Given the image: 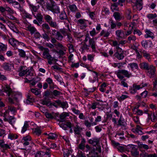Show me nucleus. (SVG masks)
I'll use <instances>...</instances> for the list:
<instances>
[{
  "label": "nucleus",
  "instance_id": "nucleus-13",
  "mask_svg": "<svg viewBox=\"0 0 157 157\" xmlns=\"http://www.w3.org/2000/svg\"><path fill=\"white\" fill-rule=\"evenodd\" d=\"M89 44L88 46L92 48L93 51H95L96 49V44L94 39H90L89 40Z\"/></svg>",
  "mask_w": 157,
  "mask_h": 157
},
{
  "label": "nucleus",
  "instance_id": "nucleus-24",
  "mask_svg": "<svg viewBox=\"0 0 157 157\" xmlns=\"http://www.w3.org/2000/svg\"><path fill=\"white\" fill-rule=\"evenodd\" d=\"M51 10L53 13H58L59 12V8L56 5H52Z\"/></svg>",
  "mask_w": 157,
  "mask_h": 157
},
{
  "label": "nucleus",
  "instance_id": "nucleus-3",
  "mask_svg": "<svg viewBox=\"0 0 157 157\" xmlns=\"http://www.w3.org/2000/svg\"><path fill=\"white\" fill-rule=\"evenodd\" d=\"M19 75L20 76H23L25 75H33V73H31L30 70L28 69L26 67H21L19 69Z\"/></svg>",
  "mask_w": 157,
  "mask_h": 157
},
{
  "label": "nucleus",
  "instance_id": "nucleus-18",
  "mask_svg": "<svg viewBox=\"0 0 157 157\" xmlns=\"http://www.w3.org/2000/svg\"><path fill=\"white\" fill-rule=\"evenodd\" d=\"M21 11L22 12L21 13L22 16L24 18H27L30 19L32 18V16L23 10V9H22V10H21Z\"/></svg>",
  "mask_w": 157,
  "mask_h": 157
},
{
  "label": "nucleus",
  "instance_id": "nucleus-61",
  "mask_svg": "<svg viewBox=\"0 0 157 157\" xmlns=\"http://www.w3.org/2000/svg\"><path fill=\"white\" fill-rule=\"evenodd\" d=\"M54 77L58 81L60 82H62V79L59 75H55Z\"/></svg>",
  "mask_w": 157,
  "mask_h": 157
},
{
  "label": "nucleus",
  "instance_id": "nucleus-17",
  "mask_svg": "<svg viewBox=\"0 0 157 157\" xmlns=\"http://www.w3.org/2000/svg\"><path fill=\"white\" fill-rule=\"evenodd\" d=\"M9 43L13 47H16L18 46L19 41L13 38H10L9 40Z\"/></svg>",
  "mask_w": 157,
  "mask_h": 157
},
{
  "label": "nucleus",
  "instance_id": "nucleus-11",
  "mask_svg": "<svg viewBox=\"0 0 157 157\" xmlns=\"http://www.w3.org/2000/svg\"><path fill=\"white\" fill-rule=\"evenodd\" d=\"M142 128L139 126L137 125L136 128H133L132 129V131L134 133L139 134H142Z\"/></svg>",
  "mask_w": 157,
  "mask_h": 157
},
{
  "label": "nucleus",
  "instance_id": "nucleus-31",
  "mask_svg": "<svg viewBox=\"0 0 157 157\" xmlns=\"http://www.w3.org/2000/svg\"><path fill=\"white\" fill-rule=\"evenodd\" d=\"M115 20L119 21L122 18V15L120 13L118 12L114 13L113 15Z\"/></svg>",
  "mask_w": 157,
  "mask_h": 157
},
{
  "label": "nucleus",
  "instance_id": "nucleus-47",
  "mask_svg": "<svg viewBox=\"0 0 157 157\" xmlns=\"http://www.w3.org/2000/svg\"><path fill=\"white\" fill-rule=\"evenodd\" d=\"M44 155V152L38 151L34 154L35 157H42Z\"/></svg>",
  "mask_w": 157,
  "mask_h": 157
},
{
  "label": "nucleus",
  "instance_id": "nucleus-62",
  "mask_svg": "<svg viewBox=\"0 0 157 157\" xmlns=\"http://www.w3.org/2000/svg\"><path fill=\"white\" fill-rule=\"evenodd\" d=\"M151 121H155L156 120V117L154 113H152L151 115Z\"/></svg>",
  "mask_w": 157,
  "mask_h": 157
},
{
  "label": "nucleus",
  "instance_id": "nucleus-58",
  "mask_svg": "<svg viewBox=\"0 0 157 157\" xmlns=\"http://www.w3.org/2000/svg\"><path fill=\"white\" fill-rule=\"evenodd\" d=\"M56 38L58 40H61L63 38V36L60 34V33L59 32H57L56 33Z\"/></svg>",
  "mask_w": 157,
  "mask_h": 157
},
{
  "label": "nucleus",
  "instance_id": "nucleus-38",
  "mask_svg": "<svg viewBox=\"0 0 157 157\" xmlns=\"http://www.w3.org/2000/svg\"><path fill=\"white\" fill-rule=\"evenodd\" d=\"M29 6L30 8L31 9L32 11H33L34 12H36L37 11L38 8L37 7L33 4H31V3H29Z\"/></svg>",
  "mask_w": 157,
  "mask_h": 157
},
{
  "label": "nucleus",
  "instance_id": "nucleus-4",
  "mask_svg": "<svg viewBox=\"0 0 157 157\" xmlns=\"http://www.w3.org/2000/svg\"><path fill=\"white\" fill-rule=\"evenodd\" d=\"M146 85L145 84H141L140 85H136L134 84L132 85L129 90L130 92L132 94H134L136 92L137 90H139L142 88Z\"/></svg>",
  "mask_w": 157,
  "mask_h": 157
},
{
  "label": "nucleus",
  "instance_id": "nucleus-64",
  "mask_svg": "<svg viewBox=\"0 0 157 157\" xmlns=\"http://www.w3.org/2000/svg\"><path fill=\"white\" fill-rule=\"evenodd\" d=\"M154 88L155 90H157V78H155L153 82Z\"/></svg>",
  "mask_w": 157,
  "mask_h": 157
},
{
  "label": "nucleus",
  "instance_id": "nucleus-28",
  "mask_svg": "<svg viewBox=\"0 0 157 157\" xmlns=\"http://www.w3.org/2000/svg\"><path fill=\"white\" fill-rule=\"evenodd\" d=\"M63 151L64 157H68L72 153L71 151L68 149H64Z\"/></svg>",
  "mask_w": 157,
  "mask_h": 157
},
{
  "label": "nucleus",
  "instance_id": "nucleus-9",
  "mask_svg": "<svg viewBox=\"0 0 157 157\" xmlns=\"http://www.w3.org/2000/svg\"><path fill=\"white\" fill-rule=\"evenodd\" d=\"M31 140V138L29 136H26L23 137L21 140L22 143L24 146L28 145L29 144V141Z\"/></svg>",
  "mask_w": 157,
  "mask_h": 157
},
{
  "label": "nucleus",
  "instance_id": "nucleus-59",
  "mask_svg": "<svg viewBox=\"0 0 157 157\" xmlns=\"http://www.w3.org/2000/svg\"><path fill=\"white\" fill-rule=\"evenodd\" d=\"M109 23L110 24L111 27L112 29H114L115 28V27L116 26V25L113 22V20H110Z\"/></svg>",
  "mask_w": 157,
  "mask_h": 157
},
{
  "label": "nucleus",
  "instance_id": "nucleus-26",
  "mask_svg": "<svg viewBox=\"0 0 157 157\" xmlns=\"http://www.w3.org/2000/svg\"><path fill=\"white\" fill-rule=\"evenodd\" d=\"M29 127V124L28 122L27 121L25 122L24 125L22 128L21 133H24L27 129Z\"/></svg>",
  "mask_w": 157,
  "mask_h": 157
},
{
  "label": "nucleus",
  "instance_id": "nucleus-46",
  "mask_svg": "<svg viewBox=\"0 0 157 157\" xmlns=\"http://www.w3.org/2000/svg\"><path fill=\"white\" fill-rule=\"evenodd\" d=\"M114 42H117V44H118V47H119V46L120 45H121V46H122V45H123L124 44H125L126 43V41L125 40H121L119 42V43L118 42H117L116 40H115V41L113 40V41H112V42H113L112 46H113V43Z\"/></svg>",
  "mask_w": 157,
  "mask_h": 157
},
{
  "label": "nucleus",
  "instance_id": "nucleus-32",
  "mask_svg": "<svg viewBox=\"0 0 157 157\" xmlns=\"http://www.w3.org/2000/svg\"><path fill=\"white\" fill-rule=\"evenodd\" d=\"M140 157H157V155L155 154L149 155L146 153H145L141 154Z\"/></svg>",
  "mask_w": 157,
  "mask_h": 157
},
{
  "label": "nucleus",
  "instance_id": "nucleus-33",
  "mask_svg": "<svg viewBox=\"0 0 157 157\" xmlns=\"http://www.w3.org/2000/svg\"><path fill=\"white\" fill-rule=\"evenodd\" d=\"M31 91L36 95H38L40 94L41 91L40 89L37 88L31 89Z\"/></svg>",
  "mask_w": 157,
  "mask_h": 157
},
{
  "label": "nucleus",
  "instance_id": "nucleus-14",
  "mask_svg": "<svg viewBox=\"0 0 157 157\" xmlns=\"http://www.w3.org/2000/svg\"><path fill=\"white\" fill-rule=\"evenodd\" d=\"M43 113L44 114L46 117L49 119H53L55 117V115L54 113H50L47 112V110L44 111Z\"/></svg>",
  "mask_w": 157,
  "mask_h": 157
},
{
  "label": "nucleus",
  "instance_id": "nucleus-40",
  "mask_svg": "<svg viewBox=\"0 0 157 157\" xmlns=\"http://www.w3.org/2000/svg\"><path fill=\"white\" fill-rule=\"evenodd\" d=\"M101 117L100 116H98L95 118V121L92 123V125H96L97 124V122H100L101 121Z\"/></svg>",
  "mask_w": 157,
  "mask_h": 157
},
{
  "label": "nucleus",
  "instance_id": "nucleus-55",
  "mask_svg": "<svg viewBox=\"0 0 157 157\" xmlns=\"http://www.w3.org/2000/svg\"><path fill=\"white\" fill-rule=\"evenodd\" d=\"M6 11L8 12L10 14H13L14 13L13 10L8 7H6Z\"/></svg>",
  "mask_w": 157,
  "mask_h": 157
},
{
  "label": "nucleus",
  "instance_id": "nucleus-23",
  "mask_svg": "<svg viewBox=\"0 0 157 157\" xmlns=\"http://www.w3.org/2000/svg\"><path fill=\"white\" fill-rule=\"evenodd\" d=\"M142 54L143 55V56L149 61L150 62L151 61V55H150L146 51H144L142 52Z\"/></svg>",
  "mask_w": 157,
  "mask_h": 157
},
{
  "label": "nucleus",
  "instance_id": "nucleus-22",
  "mask_svg": "<svg viewBox=\"0 0 157 157\" xmlns=\"http://www.w3.org/2000/svg\"><path fill=\"white\" fill-rule=\"evenodd\" d=\"M132 111L133 113L138 115H142L143 113V111L137 108H134L133 109Z\"/></svg>",
  "mask_w": 157,
  "mask_h": 157
},
{
  "label": "nucleus",
  "instance_id": "nucleus-49",
  "mask_svg": "<svg viewBox=\"0 0 157 157\" xmlns=\"http://www.w3.org/2000/svg\"><path fill=\"white\" fill-rule=\"evenodd\" d=\"M142 2H139V3H136V6L137 9L139 10H141L142 8Z\"/></svg>",
  "mask_w": 157,
  "mask_h": 157
},
{
  "label": "nucleus",
  "instance_id": "nucleus-20",
  "mask_svg": "<svg viewBox=\"0 0 157 157\" xmlns=\"http://www.w3.org/2000/svg\"><path fill=\"white\" fill-rule=\"evenodd\" d=\"M122 73V69L116 71L115 72L117 77L120 79H122L124 77Z\"/></svg>",
  "mask_w": 157,
  "mask_h": 157
},
{
  "label": "nucleus",
  "instance_id": "nucleus-50",
  "mask_svg": "<svg viewBox=\"0 0 157 157\" xmlns=\"http://www.w3.org/2000/svg\"><path fill=\"white\" fill-rule=\"evenodd\" d=\"M147 17L149 19H154L157 17V15L156 13H150L147 15Z\"/></svg>",
  "mask_w": 157,
  "mask_h": 157
},
{
  "label": "nucleus",
  "instance_id": "nucleus-48",
  "mask_svg": "<svg viewBox=\"0 0 157 157\" xmlns=\"http://www.w3.org/2000/svg\"><path fill=\"white\" fill-rule=\"evenodd\" d=\"M18 52H19V55L20 56L22 57H25L26 55L25 52L21 49H18Z\"/></svg>",
  "mask_w": 157,
  "mask_h": 157
},
{
  "label": "nucleus",
  "instance_id": "nucleus-51",
  "mask_svg": "<svg viewBox=\"0 0 157 157\" xmlns=\"http://www.w3.org/2000/svg\"><path fill=\"white\" fill-rule=\"evenodd\" d=\"M69 9L72 11H75L77 10V8L75 5H71L69 6Z\"/></svg>",
  "mask_w": 157,
  "mask_h": 157
},
{
  "label": "nucleus",
  "instance_id": "nucleus-21",
  "mask_svg": "<svg viewBox=\"0 0 157 157\" xmlns=\"http://www.w3.org/2000/svg\"><path fill=\"white\" fill-rule=\"evenodd\" d=\"M130 67L132 71L135 69H138L139 68L137 64L135 63H131L128 65V67Z\"/></svg>",
  "mask_w": 157,
  "mask_h": 157
},
{
  "label": "nucleus",
  "instance_id": "nucleus-34",
  "mask_svg": "<svg viewBox=\"0 0 157 157\" xmlns=\"http://www.w3.org/2000/svg\"><path fill=\"white\" fill-rule=\"evenodd\" d=\"M61 126L64 129L66 130L67 127L71 128V124L70 122H67L65 124H62L61 125Z\"/></svg>",
  "mask_w": 157,
  "mask_h": 157
},
{
  "label": "nucleus",
  "instance_id": "nucleus-6",
  "mask_svg": "<svg viewBox=\"0 0 157 157\" xmlns=\"http://www.w3.org/2000/svg\"><path fill=\"white\" fill-rule=\"evenodd\" d=\"M147 70V75L150 77H153L155 75V72L156 71L155 68V67L152 65H151L149 66V67Z\"/></svg>",
  "mask_w": 157,
  "mask_h": 157
},
{
  "label": "nucleus",
  "instance_id": "nucleus-37",
  "mask_svg": "<svg viewBox=\"0 0 157 157\" xmlns=\"http://www.w3.org/2000/svg\"><path fill=\"white\" fill-rule=\"evenodd\" d=\"M12 5L14 7L19 9L21 11L22 10V9L20 7V4L16 1H13L12 4Z\"/></svg>",
  "mask_w": 157,
  "mask_h": 157
},
{
  "label": "nucleus",
  "instance_id": "nucleus-29",
  "mask_svg": "<svg viewBox=\"0 0 157 157\" xmlns=\"http://www.w3.org/2000/svg\"><path fill=\"white\" fill-rule=\"evenodd\" d=\"M140 67L141 69L146 70L148 69L149 67L148 64L146 62H143L141 63L140 65Z\"/></svg>",
  "mask_w": 157,
  "mask_h": 157
},
{
  "label": "nucleus",
  "instance_id": "nucleus-63",
  "mask_svg": "<svg viewBox=\"0 0 157 157\" xmlns=\"http://www.w3.org/2000/svg\"><path fill=\"white\" fill-rule=\"evenodd\" d=\"M131 153L132 155L135 157L138 155L139 154V152L136 150H132L131 151Z\"/></svg>",
  "mask_w": 157,
  "mask_h": 157
},
{
  "label": "nucleus",
  "instance_id": "nucleus-7",
  "mask_svg": "<svg viewBox=\"0 0 157 157\" xmlns=\"http://www.w3.org/2000/svg\"><path fill=\"white\" fill-rule=\"evenodd\" d=\"M49 50L48 48H45L43 53V58L48 60H53V58L49 53Z\"/></svg>",
  "mask_w": 157,
  "mask_h": 157
},
{
  "label": "nucleus",
  "instance_id": "nucleus-5",
  "mask_svg": "<svg viewBox=\"0 0 157 157\" xmlns=\"http://www.w3.org/2000/svg\"><path fill=\"white\" fill-rule=\"evenodd\" d=\"M6 24L10 28V29L12 30L14 32H15L19 34H21V32L18 30L15 25L12 22L8 21L6 23Z\"/></svg>",
  "mask_w": 157,
  "mask_h": 157
},
{
  "label": "nucleus",
  "instance_id": "nucleus-39",
  "mask_svg": "<svg viewBox=\"0 0 157 157\" xmlns=\"http://www.w3.org/2000/svg\"><path fill=\"white\" fill-rule=\"evenodd\" d=\"M17 138V136L15 134L10 133L8 135V138L11 140L16 139Z\"/></svg>",
  "mask_w": 157,
  "mask_h": 157
},
{
  "label": "nucleus",
  "instance_id": "nucleus-30",
  "mask_svg": "<svg viewBox=\"0 0 157 157\" xmlns=\"http://www.w3.org/2000/svg\"><path fill=\"white\" fill-rule=\"evenodd\" d=\"M46 81L49 84L50 87L51 88H53L54 83L52 78H48L46 79Z\"/></svg>",
  "mask_w": 157,
  "mask_h": 157
},
{
  "label": "nucleus",
  "instance_id": "nucleus-27",
  "mask_svg": "<svg viewBox=\"0 0 157 157\" xmlns=\"http://www.w3.org/2000/svg\"><path fill=\"white\" fill-rule=\"evenodd\" d=\"M122 71L123 72L122 73L125 77L129 78L130 77L132 76V74L131 73H130L129 71H128L125 69H122Z\"/></svg>",
  "mask_w": 157,
  "mask_h": 157
},
{
  "label": "nucleus",
  "instance_id": "nucleus-36",
  "mask_svg": "<svg viewBox=\"0 0 157 157\" xmlns=\"http://www.w3.org/2000/svg\"><path fill=\"white\" fill-rule=\"evenodd\" d=\"M110 34V33L108 31H105L104 30H102L100 33L101 36H103L104 37H107L109 36Z\"/></svg>",
  "mask_w": 157,
  "mask_h": 157
},
{
  "label": "nucleus",
  "instance_id": "nucleus-8",
  "mask_svg": "<svg viewBox=\"0 0 157 157\" xmlns=\"http://www.w3.org/2000/svg\"><path fill=\"white\" fill-rule=\"evenodd\" d=\"M78 25L81 29H85L87 25V21L83 19H80L78 21Z\"/></svg>",
  "mask_w": 157,
  "mask_h": 157
},
{
  "label": "nucleus",
  "instance_id": "nucleus-2",
  "mask_svg": "<svg viewBox=\"0 0 157 157\" xmlns=\"http://www.w3.org/2000/svg\"><path fill=\"white\" fill-rule=\"evenodd\" d=\"M118 44L116 42H114L113 46L115 48L116 52L114 54L115 56L118 59L121 60L124 58L123 51L122 49L118 46Z\"/></svg>",
  "mask_w": 157,
  "mask_h": 157
},
{
  "label": "nucleus",
  "instance_id": "nucleus-45",
  "mask_svg": "<svg viewBox=\"0 0 157 157\" xmlns=\"http://www.w3.org/2000/svg\"><path fill=\"white\" fill-rule=\"evenodd\" d=\"M81 128L78 126L75 127L74 128V131L75 133L77 134H79L81 132Z\"/></svg>",
  "mask_w": 157,
  "mask_h": 157
},
{
  "label": "nucleus",
  "instance_id": "nucleus-19",
  "mask_svg": "<svg viewBox=\"0 0 157 157\" xmlns=\"http://www.w3.org/2000/svg\"><path fill=\"white\" fill-rule=\"evenodd\" d=\"M26 28L31 33H33L36 31V28L32 26L31 25H28L26 26Z\"/></svg>",
  "mask_w": 157,
  "mask_h": 157
},
{
  "label": "nucleus",
  "instance_id": "nucleus-42",
  "mask_svg": "<svg viewBox=\"0 0 157 157\" xmlns=\"http://www.w3.org/2000/svg\"><path fill=\"white\" fill-rule=\"evenodd\" d=\"M124 63H114L112 64V66L115 67H117L118 68H120L123 66Z\"/></svg>",
  "mask_w": 157,
  "mask_h": 157
},
{
  "label": "nucleus",
  "instance_id": "nucleus-52",
  "mask_svg": "<svg viewBox=\"0 0 157 157\" xmlns=\"http://www.w3.org/2000/svg\"><path fill=\"white\" fill-rule=\"evenodd\" d=\"M34 132L37 135L39 136L41 134V131L40 129L39 128H35L34 130Z\"/></svg>",
  "mask_w": 157,
  "mask_h": 157
},
{
  "label": "nucleus",
  "instance_id": "nucleus-12",
  "mask_svg": "<svg viewBox=\"0 0 157 157\" xmlns=\"http://www.w3.org/2000/svg\"><path fill=\"white\" fill-rule=\"evenodd\" d=\"M100 141V138H94L89 139L88 142L90 144H92L93 146L97 145Z\"/></svg>",
  "mask_w": 157,
  "mask_h": 157
},
{
  "label": "nucleus",
  "instance_id": "nucleus-16",
  "mask_svg": "<svg viewBox=\"0 0 157 157\" xmlns=\"http://www.w3.org/2000/svg\"><path fill=\"white\" fill-rule=\"evenodd\" d=\"M116 34L118 38H122L124 36V32L121 30H118L116 31Z\"/></svg>",
  "mask_w": 157,
  "mask_h": 157
},
{
  "label": "nucleus",
  "instance_id": "nucleus-15",
  "mask_svg": "<svg viewBox=\"0 0 157 157\" xmlns=\"http://www.w3.org/2000/svg\"><path fill=\"white\" fill-rule=\"evenodd\" d=\"M4 120L6 121H8L12 125H13L16 121L15 118L14 117L11 116L8 119L5 118Z\"/></svg>",
  "mask_w": 157,
  "mask_h": 157
},
{
  "label": "nucleus",
  "instance_id": "nucleus-53",
  "mask_svg": "<svg viewBox=\"0 0 157 157\" xmlns=\"http://www.w3.org/2000/svg\"><path fill=\"white\" fill-rule=\"evenodd\" d=\"M8 110L12 113H14L16 111V109L13 106H9Z\"/></svg>",
  "mask_w": 157,
  "mask_h": 157
},
{
  "label": "nucleus",
  "instance_id": "nucleus-1",
  "mask_svg": "<svg viewBox=\"0 0 157 157\" xmlns=\"http://www.w3.org/2000/svg\"><path fill=\"white\" fill-rule=\"evenodd\" d=\"M4 91L9 96V101L11 103H13V101H17L21 98V94L19 92H13L8 86H6L4 89Z\"/></svg>",
  "mask_w": 157,
  "mask_h": 157
},
{
  "label": "nucleus",
  "instance_id": "nucleus-25",
  "mask_svg": "<svg viewBox=\"0 0 157 157\" xmlns=\"http://www.w3.org/2000/svg\"><path fill=\"white\" fill-rule=\"evenodd\" d=\"M86 143V141L85 139H83L81 143L79 144L78 147L80 149L84 150L85 147V144Z\"/></svg>",
  "mask_w": 157,
  "mask_h": 157
},
{
  "label": "nucleus",
  "instance_id": "nucleus-57",
  "mask_svg": "<svg viewBox=\"0 0 157 157\" xmlns=\"http://www.w3.org/2000/svg\"><path fill=\"white\" fill-rule=\"evenodd\" d=\"M36 18L39 21H41L43 19V16L41 14L38 13L36 15Z\"/></svg>",
  "mask_w": 157,
  "mask_h": 157
},
{
  "label": "nucleus",
  "instance_id": "nucleus-10",
  "mask_svg": "<svg viewBox=\"0 0 157 157\" xmlns=\"http://www.w3.org/2000/svg\"><path fill=\"white\" fill-rule=\"evenodd\" d=\"M13 67V64L8 63H5L2 66L3 68L7 71H10Z\"/></svg>",
  "mask_w": 157,
  "mask_h": 157
},
{
  "label": "nucleus",
  "instance_id": "nucleus-44",
  "mask_svg": "<svg viewBox=\"0 0 157 157\" xmlns=\"http://www.w3.org/2000/svg\"><path fill=\"white\" fill-rule=\"evenodd\" d=\"M68 116V114L66 113L62 114L60 115V121L62 122H63L64 120V119L66 117Z\"/></svg>",
  "mask_w": 157,
  "mask_h": 157
},
{
  "label": "nucleus",
  "instance_id": "nucleus-43",
  "mask_svg": "<svg viewBox=\"0 0 157 157\" xmlns=\"http://www.w3.org/2000/svg\"><path fill=\"white\" fill-rule=\"evenodd\" d=\"M136 40V37L133 35H131L129 36L128 38L127 42L130 43L131 40L133 41H135Z\"/></svg>",
  "mask_w": 157,
  "mask_h": 157
},
{
  "label": "nucleus",
  "instance_id": "nucleus-35",
  "mask_svg": "<svg viewBox=\"0 0 157 157\" xmlns=\"http://www.w3.org/2000/svg\"><path fill=\"white\" fill-rule=\"evenodd\" d=\"M57 135L55 133H50L48 135V138L49 139L54 140L57 138Z\"/></svg>",
  "mask_w": 157,
  "mask_h": 157
},
{
  "label": "nucleus",
  "instance_id": "nucleus-54",
  "mask_svg": "<svg viewBox=\"0 0 157 157\" xmlns=\"http://www.w3.org/2000/svg\"><path fill=\"white\" fill-rule=\"evenodd\" d=\"M69 48V52L71 53L72 52L74 51V48L73 45L70 44H68L67 45Z\"/></svg>",
  "mask_w": 157,
  "mask_h": 157
},
{
  "label": "nucleus",
  "instance_id": "nucleus-56",
  "mask_svg": "<svg viewBox=\"0 0 157 157\" xmlns=\"http://www.w3.org/2000/svg\"><path fill=\"white\" fill-rule=\"evenodd\" d=\"M44 18L46 21L49 23L52 20V17L49 15H46L44 16Z\"/></svg>",
  "mask_w": 157,
  "mask_h": 157
},
{
  "label": "nucleus",
  "instance_id": "nucleus-41",
  "mask_svg": "<svg viewBox=\"0 0 157 157\" xmlns=\"http://www.w3.org/2000/svg\"><path fill=\"white\" fill-rule=\"evenodd\" d=\"M7 47L6 45H5L2 43H0V51H5L7 49Z\"/></svg>",
  "mask_w": 157,
  "mask_h": 157
},
{
  "label": "nucleus",
  "instance_id": "nucleus-60",
  "mask_svg": "<svg viewBox=\"0 0 157 157\" xmlns=\"http://www.w3.org/2000/svg\"><path fill=\"white\" fill-rule=\"evenodd\" d=\"M61 19H65L67 18L66 14L65 13H62L59 16Z\"/></svg>",
  "mask_w": 157,
  "mask_h": 157
}]
</instances>
